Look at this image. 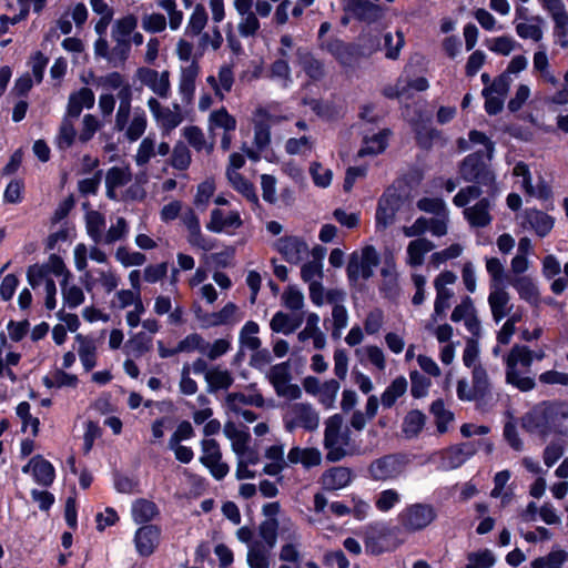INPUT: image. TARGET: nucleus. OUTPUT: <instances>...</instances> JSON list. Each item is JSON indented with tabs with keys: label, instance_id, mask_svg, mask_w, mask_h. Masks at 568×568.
Returning a JSON list of instances; mask_svg holds the SVG:
<instances>
[{
	"label": "nucleus",
	"instance_id": "f257e3e1",
	"mask_svg": "<svg viewBox=\"0 0 568 568\" xmlns=\"http://www.w3.org/2000/svg\"><path fill=\"white\" fill-rule=\"evenodd\" d=\"M504 364L507 384L521 392H528L535 387V379L528 376L532 365L529 346L515 344L504 357Z\"/></svg>",
	"mask_w": 568,
	"mask_h": 568
},
{
	"label": "nucleus",
	"instance_id": "f03ea898",
	"mask_svg": "<svg viewBox=\"0 0 568 568\" xmlns=\"http://www.w3.org/2000/svg\"><path fill=\"white\" fill-rule=\"evenodd\" d=\"M351 445L349 430L343 427V417L339 414L331 416L325 422L324 447L327 450L326 459L335 463L348 454Z\"/></svg>",
	"mask_w": 568,
	"mask_h": 568
},
{
	"label": "nucleus",
	"instance_id": "7ed1b4c3",
	"mask_svg": "<svg viewBox=\"0 0 568 568\" xmlns=\"http://www.w3.org/2000/svg\"><path fill=\"white\" fill-rule=\"evenodd\" d=\"M148 115L142 108L115 113L113 129L122 132L129 142L138 141L148 128Z\"/></svg>",
	"mask_w": 568,
	"mask_h": 568
},
{
	"label": "nucleus",
	"instance_id": "20e7f679",
	"mask_svg": "<svg viewBox=\"0 0 568 568\" xmlns=\"http://www.w3.org/2000/svg\"><path fill=\"white\" fill-rule=\"evenodd\" d=\"M320 415L308 403H294L288 405L284 415V426L288 432L303 428L308 432L317 429Z\"/></svg>",
	"mask_w": 568,
	"mask_h": 568
},
{
	"label": "nucleus",
	"instance_id": "39448f33",
	"mask_svg": "<svg viewBox=\"0 0 568 568\" xmlns=\"http://www.w3.org/2000/svg\"><path fill=\"white\" fill-rule=\"evenodd\" d=\"M379 264V255L374 246L367 245L361 252L351 254L347 264V276L349 281L356 282L359 278L367 280L373 275V268Z\"/></svg>",
	"mask_w": 568,
	"mask_h": 568
},
{
	"label": "nucleus",
	"instance_id": "423d86ee",
	"mask_svg": "<svg viewBox=\"0 0 568 568\" xmlns=\"http://www.w3.org/2000/svg\"><path fill=\"white\" fill-rule=\"evenodd\" d=\"M457 276L450 271H444L439 273L434 280V287L436 291V297L434 301V311L430 316L435 320H444L447 311L452 306V301L455 293L452 286L455 284Z\"/></svg>",
	"mask_w": 568,
	"mask_h": 568
},
{
	"label": "nucleus",
	"instance_id": "0eeeda50",
	"mask_svg": "<svg viewBox=\"0 0 568 568\" xmlns=\"http://www.w3.org/2000/svg\"><path fill=\"white\" fill-rule=\"evenodd\" d=\"M554 21V37L561 48L568 47V11L562 0H538Z\"/></svg>",
	"mask_w": 568,
	"mask_h": 568
},
{
	"label": "nucleus",
	"instance_id": "6e6552de",
	"mask_svg": "<svg viewBox=\"0 0 568 568\" xmlns=\"http://www.w3.org/2000/svg\"><path fill=\"white\" fill-rule=\"evenodd\" d=\"M459 173L465 181H475L481 185L491 186L496 191L495 175L478 153L470 154L463 161Z\"/></svg>",
	"mask_w": 568,
	"mask_h": 568
},
{
	"label": "nucleus",
	"instance_id": "1a4fd4ad",
	"mask_svg": "<svg viewBox=\"0 0 568 568\" xmlns=\"http://www.w3.org/2000/svg\"><path fill=\"white\" fill-rule=\"evenodd\" d=\"M436 516L437 514L433 506L416 504L406 508L398 518L405 529L417 531L429 526Z\"/></svg>",
	"mask_w": 568,
	"mask_h": 568
},
{
	"label": "nucleus",
	"instance_id": "9d476101",
	"mask_svg": "<svg viewBox=\"0 0 568 568\" xmlns=\"http://www.w3.org/2000/svg\"><path fill=\"white\" fill-rule=\"evenodd\" d=\"M268 379L278 396L288 399H297L302 396L300 386L290 383L291 373L287 364L281 363L274 365L270 369Z\"/></svg>",
	"mask_w": 568,
	"mask_h": 568
},
{
	"label": "nucleus",
	"instance_id": "9b49d317",
	"mask_svg": "<svg viewBox=\"0 0 568 568\" xmlns=\"http://www.w3.org/2000/svg\"><path fill=\"white\" fill-rule=\"evenodd\" d=\"M450 320L454 323L463 322L465 328L471 336L480 337L481 324L478 320L474 302L469 296H465L460 303L454 307Z\"/></svg>",
	"mask_w": 568,
	"mask_h": 568
},
{
	"label": "nucleus",
	"instance_id": "f8f14e48",
	"mask_svg": "<svg viewBox=\"0 0 568 568\" xmlns=\"http://www.w3.org/2000/svg\"><path fill=\"white\" fill-rule=\"evenodd\" d=\"M274 247L291 264H298L310 253L307 243L303 239L293 235L280 237Z\"/></svg>",
	"mask_w": 568,
	"mask_h": 568
},
{
	"label": "nucleus",
	"instance_id": "ddd939ff",
	"mask_svg": "<svg viewBox=\"0 0 568 568\" xmlns=\"http://www.w3.org/2000/svg\"><path fill=\"white\" fill-rule=\"evenodd\" d=\"M136 77L142 84L146 85L152 92L162 99H166L171 92L170 72H158L150 68H140Z\"/></svg>",
	"mask_w": 568,
	"mask_h": 568
},
{
	"label": "nucleus",
	"instance_id": "4468645a",
	"mask_svg": "<svg viewBox=\"0 0 568 568\" xmlns=\"http://www.w3.org/2000/svg\"><path fill=\"white\" fill-rule=\"evenodd\" d=\"M448 213L437 215L432 219L419 217L410 226L404 227L406 236H417L425 232H430L434 236H443L447 233Z\"/></svg>",
	"mask_w": 568,
	"mask_h": 568
},
{
	"label": "nucleus",
	"instance_id": "2eb2a0df",
	"mask_svg": "<svg viewBox=\"0 0 568 568\" xmlns=\"http://www.w3.org/2000/svg\"><path fill=\"white\" fill-rule=\"evenodd\" d=\"M476 453V446L473 443H463L452 446L440 453V468L450 470L460 467Z\"/></svg>",
	"mask_w": 568,
	"mask_h": 568
},
{
	"label": "nucleus",
	"instance_id": "dca6fc26",
	"mask_svg": "<svg viewBox=\"0 0 568 568\" xmlns=\"http://www.w3.org/2000/svg\"><path fill=\"white\" fill-rule=\"evenodd\" d=\"M343 9L354 19L366 22H373L382 16L379 6L368 0H343Z\"/></svg>",
	"mask_w": 568,
	"mask_h": 568
},
{
	"label": "nucleus",
	"instance_id": "f3484780",
	"mask_svg": "<svg viewBox=\"0 0 568 568\" xmlns=\"http://www.w3.org/2000/svg\"><path fill=\"white\" fill-rule=\"evenodd\" d=\"M24 474L31 473L36 483L41 486H50L54 480V468L50 462L41 455L33 456L27 465L22 467Z\"/></svg>",
	"mask_w": 568,
	"mask_h": 568
},
{
	"label": "nucleus",
	"instance_id": "a211bd4d",
	"mask_svg": "<svg viewBox=\"0 0 568 568\" xmlns=\"http://www.w3.org/2000/svg\"><path fill=\"white\" fill-rule=\"evenodd\" d=\"M389 529L386 524H372L365 530L366 551L378 555L387 549Z\"/></svg>",
	"mask_w": 568,
	"mask_h": 568
},
{
	"label": "nucleus",
	"instance_id": "6ab92c4d",
	"mask_svg": "<svg viewBox=\"0 0 568 568\" xmlns=\"http://www.w3.org/2000/svg\"><path fill=\"white\" fill-rule=\"evenodd\" d=\"M160 528L154 525H145L136 530L134 542L141 556H150L154 552L160 541Z\"/></svg>",
	"mask_w": 568,
	"mask_h": 568
},
{
	"label": "nucleus",
	"instance_id": "aec40b11",
	"mask_svg": "<svg viewBox=\"0 0 568 568\" xmlns=\"http://www.w3.org/2000/svg\"><path fill=\"white\" fill-rule=\"evenodd\" d=\"M513 174L516 178H521L520 187L527 195L539 199H544L549 195V187L544 181H540L537 185L531 184L529 168L524 162H518L514 166Z\"/></svg>",
	"mask_w": 568,
	"mask_h": 568
},
{
	"label": "nucleus",
	"instance_id": "412c9836",
	"mask_svg": "<svg viewBox=\"0 0 568 568\" xmlns=\"http://www.w3.org/2000/svg\"><path fill=\"white\" fill-rule=\"evenodd\" d=\"M270 119V113L263 108L254 112V145L258 151H264L271 143V130L267 123Z\"/></svg>",
	"mask_w": 568,
	"mask_h": 568
},
{
	"label": "nucleus",
	"instance_id": "4be33fe9",
	"mask_svg": "<svg viewBox=\"0 0 568 568\" xmlns=\"http://www.w3.org/2000/svg\"><path fill=\"white\" fill-rule=\"evenodd\" d=\"M234 72L231 65L223 64L220 67L217 75H209L206 78L207 84L214 91V94L223 100L225 94L231 92L234 84Z\"/></svg>",
	"mask_w": 568,
	"mask_h": 568
},
{
	"label": "nucleus",
	"instance_id": "5701e85b",
	"mask_svg": "<svg viewBox=\"0 0 568 568\" xmlns=\"http://www.w3.org/2000/svg\"><path fill=\"white\" fill-rule=\"evenodd\" d=\"M554 219L538 210H526L524 214L523 226L536 232L537 235L544 237L554 227Z\"/></svg>",
	"mask_w": 568,
	"mask_h": 568
},
{
	"label": "nucleus",
	"instance_id": "b1692460",
	"mask_svg": "<svg viewBox=\"0 0 568 568\" xmlns=\"http://www.w3.org/2000/svg\"><path fill=\"white\" fill-rule=\"evenodd\" d=\"M353 478L352 470L347 467H332L323 473L321 483L326 490H338L346 487Z\"/></svg>",
	"mask_w": 568,
	"mask_h": 568
},
{
	"label": "nucleus",
	"instance_id": "393cba45",
	"mask_svg": "<svg viewBox=\"0 0 568 568\" xmlns=\"http://www.w3.org/2000/svg\"><path fill=\"white\" fill-rule=\"evenodd\" d=\"M132 179L129 166H112L105 174L106 196L111 200L116 199V189L126 185Z\"/></svg>",
	"mask_w": 568,
	"mask_h": 568
},
{
	"label": "nucleus",
	"instance_id": "a878e982",
	"mask_svg": "<svg viewBox=\"0 0 568 568\" xmlns=\"http://www.w3.org/2000/svg\"><path fill=\"white\" fill-rule=\"evenodd\" d=\"M532 73L542 82L557 87L559 79L550 68L549 58L545 49L537 50L532 55Z\"/></svg>",
	"mask_w": 568,
	"mask_h": 568
},
{
	"label": "nucleus",
	"instance_id": "bb28decb",
	"mask_svg": "<svg viewBox=\"0 0 568 568\" xmlns=\"http://www.w3.org/2000/svg\"><path fill=\"white\" fill-rule=\"evenodd\" d=\"M521 426L531 434L546 436L549 429L548 417L542 408H534L521 418Z\"/></svg>",
	"mask_w": 568,
	"mask_h": 568
},
{
	"label": "nucleus",
	"instance_id": "cd10ccee",
	"mask_svg": "<svg viewBox=\"0 0 568 568\" xmlns=\"http://www.w3.org/2000/svg\"><path fill=\"white\" fill-rule=\"evenodd\" d=\"M273 548L264 546L261 540L248 545L246 561L250 568H270Z\"/></svg>",
	"mask_w": 568,
	"mask_h": 568
},
{
	"label": "nucleus",
	"instance_id": "c85d7f7f",
	"mask_svg": "<svg viewBox=\"0 0 568 568\" xmlns=\"http://www.w3.org/2000/svg\"><path fill=\"white\" fill-rule=\"evenodd\" d=\"M296 59L303 71L314 81L321 80L325 75L324 64L314 58L306 48L296 50Z\"/></svg>",
	"mask_w": 568,
	"mask_h": 568
},
{
	"label": "nucleus",
	"instance_id": "c756f323",
	"mask_svg": "<svg viewBox=\"0 0 568 568\" xmlns=\"http://www.w3.org/2000/svg\"><path fill=\"white\" fill-rule=\"evenodd\" d=\"M302 323V314H287L280 311L273 315L270 322V327L275 333L290 335L295 332Z\"/></svg>",
	"mask_w": 568,
	"mask_h": 568
},
{
	"label": "nucleus",
	"instance_id": "7c9ffc66",
	"mask_svg": "<svg viewBox=\"0 0 568 568\" xmlns=\"http://www.w3.org/2000/svg\"><path fill=\"white\" fill-rule=\"evenodd\" d=\"M205 382L207 392L215 393L221 389H229L234 383V377L230 371L221 366H213L206 373Z\"/></svg>",
	"mask_w": 568,
	"mask_h": 568
},
{
	"label": "nucleus",
	"instance_id": "2f4dec72",
	"mask_svg": "<svg viewBox=\"0 0 568 568\" xmlns=\"http://www.w3.org/2000/svg\"><path fill=\"white\" fill-rule=\"evenodd\" d=\"M224 435L231 440L232 450L237 456H241L248 448L251 435L246 429H240L234 423L229 422L223 428Z\"/></svg>",
	"mask_w": 568,
	"mask_h": 568
},
{
	"label": "nucleus",
	"instance_id": "473e14b6",
	"mask_svg": "<svg viewBox=\"0 0 568 568\" xmlns=\"http://www.w3.org/2000/svg\"><path fill=\"white\" fill-rule=\"evenodd\" d=\"M242 225V220L236 211L230 212L226 216H224L223 212L219 209H215L211 212V220L206 224L207 230L220 233L225 229L233 227L237 229Z\"/></svg>",
	"mask_w": 568,
	"mask_h": 568
},
{
	"label": "nucleus",
	"instance_id": "72a5a7b5",
	"mask_svg": "<svg viewBox=\"0 0 568 568\" xmlns=\"http://www.w3.org/2000/svg\"><path fill=\"white\" fill-rule=\"evenodd\" d=\"M95 97L91 89L81 88L69 97L67 111L71 116H80L82 109H91L94 105Z\"/></svg>",
	"mask_w": 568,
	"mask_h": 568
},
{
	"label": "nucleus",
	"instance_id": "f704fd0d",
	"mask_svg": "<svg viewBox=\"0 0 568 568\" xmlns=\"http://www.w3.org/2000/svg\"><path fill=\"white\" fill-rule=\"evenodd\" d=\"M490 201L483 199L474 206L464 210V215L471 226L483 227L489 224L491 217L489 214Z\"/></svg>",
	"mask_w": 568,
	"mask_h": 568
},
{
	"label": "nucleus",
	"instance_id": "c9c22d12",
	"mask_svg": "<svg viewBox=\"0 0 568 568\" xmlns=\"http://www.w3.org/2000/svg\"><path fill=\"white\" fill-rule=\"evenodd\" d=\"M521 300L530 305L537 306L540 303V294L537 285L529 276H518L511 281Z\"/></svg>",
	"mask_w": 568,
	"mask_h": 568
},
{
	"label": "nucleus",
	"instance_id": "e433bc0d",
	"mask_svg": "<svg viewBox=\"0 0 568 568\" xmlns=\"http://www.w3.org/2000/svg\"><path fill=\"white\" fill-rule=\"evenodd\" d=\"M75 341L79 344L78 354L87 372L97 365V344L91 337L78 334Z\"/></svg>",
	"mask_w": 568,
	"mask_h": 568
},
{
	"label": "nucleus",
	"instance_id": "4c0bfd02",
	"mask_svg": "<svg viewBox=\"0 0 568 568\" xmlns=\"http://www.w3.org/2000/svg\"><path fill=\"white\" fill-rule=\"evenodd\" d=\"M226 176L233 189L240 192L252 204H258V197L253 184L248 182L241 173L235 172L233 169L226 170Z\"/></svg>",
	"mask_w": 568,
	"mask_h": 568
},
{
	"label": "nucleus",
	"instance_id": "58836bf2",
	"mask_svg": "<svg viewBox=\"0 0 568 568\" xmlns=\"http://www.w3.org/2000/svg\"><path fill=\"white\" fill-rule=\"evenodd\" d=\"M488 303L495 322H500L508 312L509 295L500 287L493 290L488 296Z\"/></svg>",
	"mask_w": 568,
	"mask_h": 568
},
{
	"label": "nucleus",
	"instance_id": "ea45409f",
	"mask_svg": "<svg viewBox=\"0 0 568 568\" xmlns=\"http://www.w3.org/2000/svg\"><path fill=\"white\" fill-rule=\"evenodd\" d=\"M182 134L187 141V143L197 152L204 151L206 154H210L213 151L214 143L209 142L203 133V131L195 125H189L183 128Z\"/></svg>",
	"mask_w": 568,
	"mask_h": 568
},
{
	"label": "nucleus",
	"instance_id": "a19ab883",
	"mask_svg": "<svg viewBox=\"0 0 568 568\" xmlns=\"http://www.w3.org/2000/svg\"><path fill=\"white\" fill-rule=\"evenodd\" d=\"M434 248L433 242L427 239L419 237L412 241L407 246V262L412 266H420L424 256Z\"/></svg>",
	"mask_w": 568,
	"mask_h": 568
},
{
	"label": "nucleus",
	"instance_id": "79ce46f5",
	"mask_svg": "<svg viewBox=\"0 0 568 568\" xmlns=\"http://www.w3.org/2000/svg\"><path fill=\"white\" fill-rule=\"evenodd\" d=\"M85 230L95 244H101L105 230V217L99 211H90L85 214Z\"/></svg>",
	"mask_w": 568,
	"mask_h": 568
},
{
	"label": "nucleus",
	"instance_id": "37998d69",
	"mask_svg": "<svg viewBox=\"0 0 568 568\" xmlns=\"http://www.w3.org/2000/svg\"><path fill=\"white\" fill-rule=\"evenodd\" d=\"M260 326L254 321H248L241 328L239 334V343L241 348L248 351H257L261 347L262 341L257 336Z\"/></svg>",
	"mask_w": 568,
	"mask_h": 568
},
{
	"label": "nucleus",
	"instance_id": "c03bdc74",
	"mask_svg": "<svg viewBox=\"0 0 568 568\" xmlns=\"http://www.w3.org/2000/svg\"><path fill=\"white\" fill-rule=\"evenodd\" d=\"M209 16L202 3L195 4L187 20L185 36L197 37L202 33L207 24Z\"/></svg>",
	"mask_w": 568,
	"mask_h": 568
},
{
	"label": "nucleus",
	"instance_id": "a18cd8bd",
	"mask_svg": "<svg viewBox=\"0 0 568 568\" xmlns=\"http://www.w3.org/2000/svg\"><path fill=\"white\" fill-rule=\"evenodd\" d=\"M442 320H435L430 316L424 324V328L427 333L433 335L438 343L447 344L450 343L454 335V328L450 324L439 323Z\"/></svg>",
	"mask_w": 568,
	"mask_h": 568
},
{
	"label": "nucleus",
	"instance_id": "49530a36",
	"mask_svg": "<svg viewBox=\"0 0 568 568\" xmlns=\"http://www.w3.org/2000/svg\"><path fill=\"white\" fill-rule=\"evenodd\" d=\"M227 407L233 410H240L244 405H252L256 407L264 406V398L261 394L245 395L243 393H230L225 397Z\"/></svg>",
	"mask_w": 568,
	"mask_h": 568
},
{
	"label": "nucleus",
	"instance_id": "de8ad7c7",
	"mask_svg": "<svg viewBox=\"0 0 568 568\" xmlns=\"http://www.w3.org/2000/svg\"><path fill=\"white\" fill-rule=\"evenodd\" d=\"M291 541L284 544L280 550V559L285 562L296 564V568H300L301 564V551H300V539L301 536L297 534L296 529H293L290 535Z\"/></svg>",
	"mask_w": 568,
	"mask_h": 568
},
{
	"label": "nucleus",
	"instance_id": "09e8293b",
	"mask_svg": "<svg viewBox=\"0 0 568 568\" xmlns=\"http://www.w3.org/2000/svg\"><path fill=\"white\" fill-rule=\"evenodd\" d=\"M158 514L156 505L148 499H138L132 505V517L136 524L151 521Z\"/></svg>",
	"mask_w": 568,
	"mask_h": 568
},
{
	"label": "nucleus",
	"instance_id": "8fccbe9b",
	"mask_svg": "<svg viewBox=\"0 0 568 568\" xmlns=\"http://www.w3.org/2000/svg\"><path fill=\"white\" fill-rule=\"evenodd\" d=\"M252 4L253 3H250L245 11H237V13L241 16L237 29L241 37L244 38L255 36L260 29V21L256 14L251 10Z\"/></svg>",
	"mask_w": 568,
	"mask_h": 568
},
{
	"label": "nucleus",
	"instance_id": "3c124183",
	"mask_svg": "<svg viewBox=\"0 0 568 568\" xmlns=\"http://www.w3.org/2000/svg\"><path fill=\"white\" fill-rule=\"evenodd\" d=\"M355 355L359 362H369L378 369H384L386 361L383 351L377 346H364L355 349Z\"/></svg>",
	"mask_w": 568,
	"mask_h": 568
},
{
	"label": "nucleus",
	"instance_id": "603ef678",
	"mask_svg": "<svg viewBox=\"0 0 568 568\" xmlns=\"http://www.w3.org/2000/svg\"><path fill=\"white\" fill-rule=\"evenodd\" d=\"M79 116H71L69 115V112L67 111L61 126H60V133L58 136V145L61 149L70 148L75 139L77 132L74 128V121Z\"/></svg>",
	"mask_w": 568,
	"mask_h": 568
},
{
	"label": "nucleus",
	"instance_id": "864d4df0",
	"mask_svg": "<svg viewBox=\"0 0 568 568\" xmlns=\"http://www.w3.org/2000/svg\"><path fill=\"white\" fill-rule=\"evenodd\" d=\"M210 130L214 128L223 129L224 132H231L236 129V120L225 108L213 111L209 118Z\"/></svg>",
	"mask_w": 568,
	"mask_h": 568
},
{
	"label": "nucleus",
	"instance_id": "5fc2aeb1",
	"mask_svg": "<svg viewBox=\"0 0 568 568\" xmlns=\"http://www.w3.org/2000/svg\"><path fill=\"white\" fill-rule=\"evenodd\" d=\"M430 413L435 417L438 433H446L448 429V424L454 419V414L445 408L444 402L442 399H437L432 404Z\"/></svg>",
	"mask_w": 568,
	"mask_h": 568
},
{
	"label": "nucleus",
	"instance_id": "6e6d98bb",
	"mask_svg": "<svg viewBox=\"0 0 568 568\" xmlns=\"http://www.w3.org/2000/svg\"><path fill=\"white\" fill-rule=\"evenodd\" d=\"M136 26V17L133 14H128L114 22L111 37L112 39L129 40V36L135 30Z\"/></svg>",
	"mask_w": 568,
	"mask_h": 568
},
{
	"label": "nucleus",
	"instance_id": "4d7b16f0",
	"mask_svg": "<svg viewBox=\"0 0 568 568\" xmlns=\"http://www.w3.org/2000/svg\"><path fill=\"white\" fill-rule=\"evenodd\" d=\"M567 557L565 550H552L546 556L534 559L530 566L531 568H562Z\"/></svg>",
	"mask_w": 568,
	"mask_h": 568
},
{
	"label": "nucleus",
	"instance_id": "13d9d810",
	"mask_svg": "<svg viewBox=\"0 0 568 568\" xmlns=\"http://www.w3.org/2000/svg\"><path fill=\"white\" fill-rule=\"evenodd\" d=\"M129 234V224L126 220L122 216H119L114 224H112L109 230L103 235V241L101 244L111 245L118 241L124 240Z\"/></svg>",
	"mask_w": 568,
	"mask_h": 568
},
{
	"label": "nucleus",
	"instance_id": "bf43d9fd",
	"mask_svg": "<svg viewBox=\"0 0 568 568\" xmlns=\"http://www.w3.org/2000/svg\"><path fill=\"white\" fill-rule=\"evenodd\" d=\"M61 292L64 303L70 308H75L84 302V293L78 285H69L68 278H63L61 282Z\"/></svg>",
	"mask_w": 568,
	"mask_h": 568
},
{
	"label": "nucleus",
	"instance_id": "052dcab7",
	"mask_svg": "<svg viewBox=\"0 0 568 568\" xmlns=\"http://www.w3.org/2000/svg\"><path fill=\"white\" fill-rule=\"evenodd\" d=\"M425 425V415L419 410L409 412L403 423V432L406 437L416 436Z\"/></svg>",
	"mask_w": 568,
	"mask_h": 568
},
{
	"label": "nucleus",
	"instance_id": "680f3d73",
	"mask_svg": "<svg viewBox=\"0 0 568 568\" xmlns=\"http://www.w3.org/2000/svg\"><path fill=\"white\" fill-rule=\"evenodd\" d=\"M115 42L114 47L110 50L109 63L113 67L123 64L129 58L131 51V41L113 39Z\"/></svg>",
	"mask_w": 568,
	"mask_h": 568
},
{
	"label": "nucleus",
	"instance_id": "e2e57ef3",
	"mask_svg": "<svg viewBox=\"0 0 568 568\" xmlns=\"http://www.w3.org/2000/svg\"><path fill=\"white\" fill-rule=\"evenodd\" d=\"M463 251L464 247L460 244H452L442 251L433 253L429 258V264L437 268L447 261L459 257Z\"/></svg>",
	"mask_w": 568,
	"mask_h": 568
},
{
	"label": "nucleus",
	"instance_id": "0e129e2a",
	"mask_svg": "<svg viewBox=\"0 0 568 568\" xmlns=\"http://www.w3.org/2000/svg\"><path fill=\"white\" fill-rule=\"evenodd\" d=\"M191 164V152L184 142H178L172 151L171 165L176 170H186Z\"/></svg>",
	"mask_w": 568,
	"mask_h": 568
},
{
	"label": "nucleus",
	"instance_id": "69168bd1",
	"mask_svg": "<svg viewBox=\"0 0 568 568\" xmlns=\"http://www.w3.org/2000/svg\"><path fill=\"white\" fill-rule=\"evenodd\" d=\"M151 348V338L140 333L125 343V352L134 357H141Z\"/></svg>",
	"mask_w": 568,
	"mask_h": 568
},
{
	"label": "nucleus",
	"instance_id": "338daca9",
	"mask_svg": "<svg viewBox=\"0 0 568 568\" xmlns=\"http://www.w3.org/2000/svg\"><path fill=\"white\" fill-rule=\"evenodd\" d=\"M155 155V140L153 136H145L139 148L136 150V154L134 156L135 163L139 166H143L150 162V160Z\"/></svg>",
	"mask_w": 568,
	"mask_h": 568
},
{
	"label": "nucleus",
	"instance_id": "774afa93",
	"mask_svg": "<svg viewBox=\"0 0 568 568\" xmlns=\"http://www.w3.org/2000/svg\"><path fill=\"white\" fill-rule=\"evenodd\" d=\"M166 18L162 13H145L141 18L142 29L150 33H159L165 30Z\"/></svg>",
	"mask_w": 568,
	"mask_h": 568
}]
</instances>
